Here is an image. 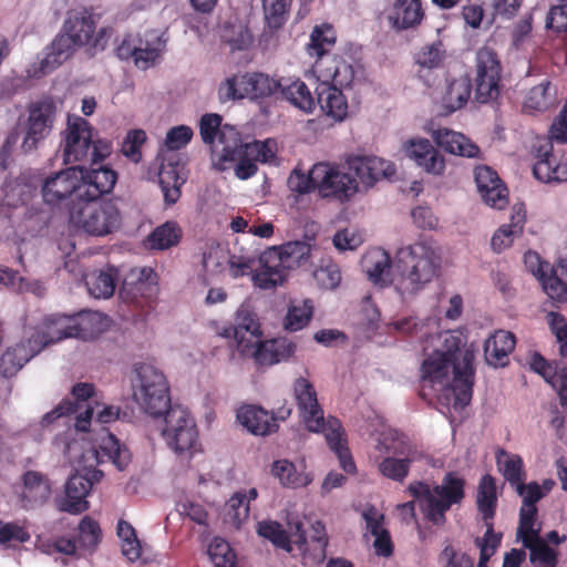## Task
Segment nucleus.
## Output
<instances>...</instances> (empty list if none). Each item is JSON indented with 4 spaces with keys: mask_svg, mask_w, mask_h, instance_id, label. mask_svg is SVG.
Masks as SVG:
<instances>
[{
    "mask_svg": "<svg viewBox=\"0 0 567 567\" xmlns=\"http://www.w3.org/2000/svg\"><path fill=\"white\" fill-rule=\"evenodd\" d=\"M347 163L349 169L368 187L382 178L392 177L396 172L392 163L377 156H351Z\"/></svg>",
    "mask_w": 567,
    "mask_h": 567,
    "instance_id": "obj_25",
    "label": "nucleus"
},
{
    "mask_svg": "<svg viewBox=\"0 0 567 567\" xmlns=\"http://www.w3.org/2000/svg\"><path fill=\"white\" fill-rule=\"evenodd\" d=\"M364 267L369 278L375 284H383L389 279L391 258L390 255L382 249H375L364 256Z\"/></svg>",
    "mask_w": 567,
    "mask_h": 567,
    "instance_id": "obj_46",
    "label": "nucleus"
},
{
    "mask_svg": "<svg viewBox=\"0 0 567 567\" xmlns=\"http://www.w3.org/2000/svg\"><path fill=\"white\" fill-rule=\"evenodd\" d=\"M249 512L250 508L245 492L235 493L226 503V517L237 528L248 519Z\"/></svg>",
    "mask_w": 567,
    "mask_h": 567,
    "instance_id": "obj_55",
    "label": "nucleus"
},
{
    "mask_svg": "<svg viewBox=\"0 0 567 567\" xmlns=\"http://www.w3.org/2000/svg\"><path fill=\"white\" fill-rule=\"evenodd\" d=\"M238 422L255 435H268L278 430L279 424L270 417V413L257 405H243L237 411Z\"/></svg>",
    "mask_w": 567,
    "mask_h": 567,
    "instance_id": "obj_36",
    "label": "nucleus"
},
{
    "mask_svg": "<svg viewBox=\"0 0 567 567\" xmlns=\"http://www.w3.org/2000/svg\"><path fill=\"white\" fill-rule=\"evenodd\" d=\"M81 165L66 167L47 176L41 185L43 202L48 205H59L66 199L72 202L81 198Z\"/></svg>",
    "mask_w": 567,
    "mask_h": 567,
    "instance_id": "obj_14",
    "label": "nucleus"
},
{
    "mask_svg": "<svg viewBox=\"0 0 567 567\" xmlns=\"http://www.w3.org/2000/svg\"><path fill=\"white\" fill-rule=\"evenodd\" d=\"M281 96L303 112L311 113L316 109V100L307 84L300 79H281Z\"/></svg>",
    "mask_w": 567,
    "mask_h": 567,
    "instance_id": "obj_38",
    "label": "nucleus"
},
{
    "mask_svg": "<svg viewBox=\"0 0 567 567\" xmlns=\"http://www.w3.org/2000/svg\"><path fill=\"white\" fill-rule=\"evenodd\" d=\"M93 127L83 117L76 116L68 121L64 136L63 162L73 164L89 161L92 146Z\"/></svg>",
    "mask_w": 567,
    "mask_h": 567,
    "instance_id": "obj_17",
    "label": "nucleus"
},
{
    "mask_svg": "<svg viewBox=\"0 0 567 567\" xmlns=\"http://www.w3.org/2000/svg\"><path fill=\"white\" fill-rule=\"evenodd\" d=\"M313 315V305L309 299L299 303H291L285 317V328L289 331H298L305 328Z\"/></svg>",
    "mask_w": 567,
    "mask_h": 567,
    "instance_id": "obj_51",
    "label": "nucleus"
},
{
    "mask_svg": "<svg viewBox=\"0 0 567 567\" xmlns=\"http://www.w3.org/2000/svg\"><path fill=\"white\" fill-rule=\"evenodd\" d=\"M221 38L231 51L248 50L254 42L251 32L241 23L225 27Z\"/></svg>",
    "mask_w": 567,
    "mask_h": 567,
    "instance_id": "obj_54",
    "label": "nucleus"
},
{
    "mask_svg": "<svg viewBox=\"0 0 567 567\" xmlns=\"http://www.w3.org/2000/svg\"><path fill=\"white\" fill-rule=\"evenodd\" d=\"M526 223V209L523 204L513 206L511 223L502 225L493 235L491 240L492 249L501 252L511 247L514 239L522 236Z\"/></svg>",
    "mask_w": 567,
    "mask_h": 567,
    "instance_id": "obj_35",
    "label": "nucleus"
},
{
    "mask_svg": "<svg viewBox=\"0 0 567 567\" xmlns=\"http://www.w3.org/2000/svg\"><path fill=\"white\" fill-rule=\"evenodd\" d=\"M183 231L176 221L167 220L157 226L145 239V246L153 250H165L177 246Z\"/></svg>",
    "mask_w": 567,
    "mask_h": 567,
    "instance_id": "obj_42",
    "label": "nucleus"
},
{
    "mask_svg": "<svg viewBox=\"0 0 567 567\" xmlns=\"http://www.w3.org/2000/svg\"><path fill=\"white\" fill-rule=\"evenodd\" d=\"M406 156L426 173L441 175L445 168V159L426 138H412L404 143Z\"/></svg>",
    "mask_w": 567,
    "mask_h": 567,
    "instance_id": "obj_28",
    "label": "nucleus"
},
{
    "mask_svg": "<svg viewBox=\"0 0 567 567\" xmlns=\"http://www.w3.org/2000/svg\"><path fill=\"white\" fill-rule=\"evenodd\" d=\"M54 115L52 102H38L29 107L27 134L21 145L24 153L35 150L38 143L49 135Z\"/></svg>",
    "mask_w": 567,
    "mask_h": 567,
    "instance_id": "obj_21",
    "label": "nucleus"
},
{
    "mask_svg": "<svg viewBox=\"0 0 567 567\" xmlns=\"http://www.w3.org/2000/svg\"><path fill=\"white\" fill-rule=\"evenodd\" d=\"M537 506L522 505L519 509V524L517 539L529 549V559L536 567H557L558 551L549 547L540 537V528H535L537 519Z\"/></svg>",
    "mask_w": 567,
    "mask_h": 567,
    "instance_id": "obj_11",
    "label": "nucleus"
},
{
    "mask_svg": "<svg viewBox=\"0 0 567 567\" xmlns=\"http://www.w3.org/2000/svg\"><path fill=\"white\" fill-rule=\"evenodd\" d=\"M546 320L551 333L555 336L559 344V354L567 359V320L564 315L550 311L546 316Z\"/></svg>",
    "mask_w": 567,
    "mask_h": 567,
    "instance_id": "obj_64",
    "label": "nucleus"
},
{
    "mask_svg": "<svg viewBox=\"0 0 567 567\" xmlns=\"http://www.w3.org/2000/svg\"><path fill=\"white\" fill-rule=\"evenodd\" d=\"M337 42L336 30L331 24L323 23L316 25L310 34V41L307 44V52L310 56L316 58L313 63V72L316 66L322 60L333 61V64L348 63L342 56L331 54Z\"/></svg>",
    "mask_w": 567,
    "mask_h": 567,
    "instance_id": "obj_27",
    "label": "nucleus"
},
{
    "mask_svg": "<svg viewBox=\"0 0 567 567\" xmlns=\"http://www.w3.org/2000/svg\"><path fill=\"white\" fill-rule=\"evenodd\" d=\"M475 100L487 103L499 94L502 64L497 52L491 47H482L475 58Z\"/></svg>",
    "mask_w": 567,
    "mask_h": 567,
    "instance_id": "obj_13",
    "label": "nucleus"
},
{
    "mask_svg": "<svg viewBox=\"0 0 567 567\" xmlns=\"http://www.w3.org/2000/svg\"><path fill=\"white\" fill-rule=\"evenodd\" d=\"M442 340L441 348L435 349L421 365L423 381L430 383H443L453 372V382L449 388L450 403L454 410H462L470 404L474 385V351L461 350L464 346L461 333L446 331L439 336Z\"/></svg>",
    "mask_w": 567,
    "mask_h": 567,
    "instance_id": "obj_1",
    "label": "nucleus"
},
{
    "mask_svg": "<svg viewBox=\"0 0 567 567\" xmlns=\"http://www.w3.org/2000/svg\"><path fill=\"white\" fill-rule=\"evenodd\" d=\"M267 27L278 30L287 22L292 0H261Z\"/></svg>",
    "mask_w": 567,
    "mask_h": 567,
    "instance_id": "obj_50",
    "label": "nucleus"
},
{
    "mask_svg": "<svg viewBox=\"0 0 567 567\" xmlns=\"http://www.w3.org/2000/svg\"><path fill=\"white\" fill-rule=\"evenodd\" d=\"M497 464L501 467L504 478L512 487L525 481L526 472L523 458L517 454H508L504 450L497 455Z\"/></svg>",
    "mask_w": 567,
    "mask_h": 567,
    "instance_id": "obj_48",
    "label": "nucleus"
},
{
    "mask_svg": "<svg viewBox=\"0 0 567 567\" xmlns=\"http://www.w3.org/2000/svg\"><path fill=\"white\" fill-rule=\"evenodd\" d=\"M516 338L513 332L497 330L484 344V357L488 365L498 368L508 363V355L514 351Z\"/></svg>",
    "mask_w": 567,
    "mask_h": 567,
    "instance_id": "obj_32",
    "label": "nucleus"
},
{
    "mask_svg": "<svg viewBox=\"0 0 567 567\" xmlns=\"http://www.w3.org/2000/svg\"><path fill=\"white\" fill-rule=\"evenodd\" d=\"M281 80H276L261 72L245 73L227 78L218 87V97L225 103L248 97L258 100L269 97L280 90Z\"/></svg>",
    "mask_w": 567,
    "mask_h": 567,
    "instance_id": "obj_10",
    "label": "nucleus"
},
{
    "mask_svg": "<svg viewBox=\"0 0 567 567\" xmlns=\"http://www.w3.org/2000/svg\"><path fill=\"white\" fill-rule=\"evenodd\" d=\"M471 93L472 81L468 76L463 75L451 80L443 96L444 107L449 112L462 109L467 103Z\"/></svg>",
    "mask_w": 567,
    "mask_h": 567,
    "instance_id": "obj_44",
    "label": "nucleus"
},
{
    "mask_svg": "<svg viewBox=\"0 0 567 567\" xmlns=\"http://www.w3.org/2000/svg\"><path fill=\"white\" fill-rule=\"evenodd\" d=\"M555 99L556 89L550 81L544 80L526 93L523 112L527 114L543 113L554 105Z\"/></svg>",
    "mask_w": 567,
    "mask_h": 567,
    "instance_id": "obj_40",
    "label": "nucleus"
},
{
    "mask_svg": "<svg viewBox=\"0 0 567 567\" xmlns=\"http://www.w3.org/2000/svg\"><path fill=\"white\" fill-rule=\"evenodd\" d=\"M21 501L24 508L43 505L51 495V483L47 475L38 471H27L22 476Z\"/></svg>",
    "mask_w": 567,
    "mask_h": 567,
    "instance_id": "obj_29",
    "label": "nucleus"
},
{
    "mask_svg": "<svg viewBox=\"0 0 567 567\" xmlns=\"http://www.w3.org/2000/svg\"><path fill=\"white\" fill-rule=\"evenodd\" d=\"M39 352L30 338L9 347L0 357V374L7 379L14 377Z\"/></svg>",
    "mask_w": 567,
    "mask_h": 567,
    "instance_id": "obj_34",
    "label": "nucleus"
},
{
    "mask_svg": "<svg viewBox=\"0 0 567 567\" xmlns=\"http://www.w3.org/2000/svg\"><path fill=\"white\" fill-rule=\"evenodd\" d=\"M70 223L92 237H105L122 226V213L111 199H82L69 207Z\"/></svg>",
    "mask_w": 567,
    "mask_h": 567,
    "instance_id": "obj_7",
    "label": "nucleus"
},
{
    "mask_svg": "<svg viewBox=\"0 0 567 567\" xmlns=\"http://www.w3.org/2000/svg\"><path fill=\"white\" fill-rule=\"evenodd\" d=\"M310 256V246L300 240L288 241L267 248L258 259L259 268L254 269L252 258L231 259L229 269L233 277L251 275L254 285L260 289H272L282 285L289 270L299 267Z\"/></svg>",
    "mask_w": 567,
    "mask_h": 567,
    "instance_id": "obj_2",
    "label": "nucleus"
},
{
    "mask_svg": "<svg viewBox=\"0 0 567 567\" xmlns=\"http://www.w3.org/2000/svg\"><path fill=\"white\" fill-rule=\"evenodd\" d=\"M136 375L134 398L147 414L159 417L174 406L166 378L158 369L143 363L136 368Z\"/></svg>",
    "mask_w": 567,
    "mask_h": 567,
    "instance_id": "obj_8",
    "label": "nucleus"
},
{
    "mask_svg": "<svg viewBox=\"0 0 567 567\" xmlns=\"http://www.w3.org/2000/svg\"><path fill=\"white\" fill-rule=\"evenodd\" d=\"M101 540V528L96 520L84 516L79 524L78 543L84 548H94Z\"/></svg>",
    "mask_w": 567,
    "mask_h": 567,
    "instance_id": "obj_63",
    "label": "nucleus"
},
{
    "mask_svg": "<svg viewBox=\"0 0 567 567\" xmlns=\"http://www.w3.org/2000/svg\"><path fill=\"white\" fill-rule=\"evenodd\" d=\"M475 183L482 199L491 207L503 209L508 203V190L497 173L488 166H477Z\"/></svg>",
    "mask_w": 567,
    "mask_h": 567,
    "instance_id": "obj_26",
    "label": "nucleus"
},
{
    "mask_svg": "<svg viewBox=\"0 0 567 567\" xmlns=\"http://www.w3.org/2000/svg\"><path fill=\"white\" fill-rule=\"evenodd\" d=\"M183 166L179 163H162L158 172V183L167 204H175L181 197V186L186 178L182 175Z\"/></svg>",
    "mask_w": 567,
    "mask_h": 567,
    "instance_id": "obj_39",
    "label": "nucleus"
},
{
    "mask_svg": "<svg viewBox=\"0 0 567 567\" xmlns=\"http://www.w3.org/2000/svg\"><path fill=\"white\" fill-rule=\"evenodd\" d=\"M219 334L234 338L239 352H247L248 347L258 342L262 337L259 319L248 307L241 306L235 315L234 324L224 328Z\"/></svg>",
    "mask_w": 567,
    "mask_h": 567,
    "instance_id": "obj_19",
    "label": "nucleus"
},
{
    "mask_svg": "<svg viewBox=\"0 0 567 567\" xmlns=\"http://www.w3.org/2000/svg\"><path fill=\"white\" fill-rule=\"evenodd\" d=\"M271 473L277 477L280 484L289 488H299L309 485L312 477L303 470H298L297 466L288 460L275 461L271 466Z\"/></svg>",
    "mask_w": 567,
    "mask_h": 567,
    "instance_id": "obj_43",
    "label": "nucleus"
},
{
    "mask_svg": "<svg viewBox=\"0 0 567 567\" xmlns=\"http://www.w3.org/2000/svg\"><path fill=\"white\" fill-rule=\"evenodd\" d=\"M238 147L241 150V153L254 159L256 163H268L275 157V153L272 150L274 143L270 140H266L264 142L254 141L251 143L241 144L239 140Z\"/></svg>",
    "mask_w": 567,
    "mask_h": 567,
    "instance_id": "obj_62",
    "label": "nucleus"
},
{
    "mask_svg": "<svg viewBox=\"0 0 567 567\" xmlns=\"http://www.w3.org/2000/svg\"><path fill=\"white\" fill-rule=\"evenodd\" d=\"M153 275L151 268L132 269L120 287L121 300L141 309L151 307L157 292L156 284L152 281Z\"/></svg>",
    "mask_w": 567,
    "mask_h": 567,
    "instance_id": "obj_16",
    "label": "nucleus"
},
{
    "mask_svg": "<svg viewBox=\"0 0 567 567\" xmlns=\"http://www.w3.org/2000/svg\"><path fill=\"white\" fill-rule=\"evenodd\" d=\"M446 58V50L441 40L423 45L415 54V63L422 69H437Z\"/></svg>",
    "mask_w": 567,
    "mask_h": 567,
    "instance_id": "obj_52",
    "label": "nucleus"
},
{
    "mask_svg": "<svg viewBox=\"0 0 567 567\" xmlns=\"http://www.w3.org/2000/svg\"><path fill=\"white\" fill-rule=\"evenodd\" d=\"M432 137L439 147L450 154L464 157H476L480 153L478 146L464 134L446 127L434 130L432 132Z\"/></svg>",
    "mask_w": 567,
    "mask_h": 567,
    "instance_id": "obj_33",
    "label": "nucleus"
},
{
    "mask_svg": "<svg viewBox=\"0 0 567 567\" xmlns=\"http://www.w3.org/2000/svg\"><path fill=\"white\" fill-rule=\"evenodd\" d=\"M257 533L262 538L271 542L276 547L290 553L292 550L291 540L282 526L275 520H262L258 523Z\"/></svg>",
    "mask_w": 567,
    "mask_h": 567,
    "instance_id": "obj_53",
    "label": "nucleus"
},
{
    "mask_svg": "<svg viewBox=\"0 0 567 567\" xmlns=\"http://www.w3.org/2000/svg\"><path fill=\"white\" fill-rule=\"evenodd\" d=\"M465 480L454 472H447L441 484L431 487L415 481L410 483L408 492L419 502L424 518L435 526L446 523V513L454 505H461L465 498Z\"/></svg>",
    "mask_w": 567,
    "mask_h": 567,
    "instance_id": "obj_5",
    "label": "nucleus"
},
{
    "mask_svg": "<svg viewBox=\"0 0 567 567\" xmlns=\"http://www.w3.org/2000/svg\"><path fill=\"white\" fill-rule=\"evenodd\" d=\"M91 318L72 317L66 315L53 313L47 316L31 337V342L41 351L44 347L59 342L66 338H78L82 340L92 339L95 332L91 328Z\"/></svg>",
    "mask_w": 567,
    "mask_h": 567,
    "instance_id": "obj_9",
    "label": "nucleus"
},
{
    "mask_svg": "<svg viewBox=\"0 0 567 567\" xmlns=\"http://www.w3.org/2000/svg\"><path fill=\"white\" fill-rule=\"evenodd\" d=\"M385 18L396 32L414 31L425 19L422 0H393L385 11Z\"/></svg>",
    "mask_w": 567,
    "mask_h": 567,
    "instance_id": "obj_23",
    "label": "nucleus"
},
{
    "mask_svg": "<svg viewBox=\"0 0 567 567\" xmlns=\"http://www.w3.org/2000/svg\"><path fill=\"white\" fill-rule=\"evenodd\" d=\"M534 176L543 183L567 181V157H558L550 146L549 150H539L538 159L533 166Z\"/></svg>",
    "mask_w": 567,
    "mask_h": 567,
    "instance_id": "obj_30",
    "label": "nucleus"
},
{
    "mask_svg": "<svg viewBox=\"0 0 567 567\" xmlns=\"http://www.w3.org/2000/svg\"><path fill=\"white\" fill-rule=\"evenodd\" d=\"M95 29L93 14L85 8L69 11L63 24V31L78 43V47L91 43Z\"/></svg>",
    "mask_w": 567,
    "mask_h": 567,
    "instance_id": "obj_31",
    "label": "nucleus"
},
{
    "mask_svg": "<svg viewBox=\"0 0 567 567\" xmlns=\"http://www.w3.org/2000/svg\"><path fill=\"white\" fill-rule=\"evenodd\" d=\"M81 198L83 199H101L103 195L110 194L116 182L117 172L110 166H99L85 168L81 166Z\"/></svg>",
    "mask_w": 567,
    "mask_h": 567,
    "instance_id": "obj_24",
    "label": "nucleus"
},
{
    "mask_svg": "<svg viewBox=\"0 0 567 567\" xmlns=\"http://www.w3.org/2000/svg\"><path fill=\"white\" fill-rule=\"evenodd\" d=\"M75 47H78V43L63 31L51 43L49 53L41 62V69L45 72L48 69L61 65L72 55Z\"/></svg>",
    "mask_w": 567,
    "mask_h": 567,
    "instance_id": "obj_45",
    "label": "nucleus"
},
{
    "mask_svg": "<svg viewBox=\"0 0 567 567\" xmlns=\"http://www.w3.org/2000/svg\"><path fill=\"white\" fill-rule=\"evenodd\" d=\"M146 138V133L142 128L128 131L122 143V154L131 162L140 163L142 159V146L145 144Z\"/></svg>",
    "mask_w": 567,
    "mask_h": 567,
    "instance_id": "obj_57",
    "label": "nucleus"
},
{
    "mask_svg": "<svg viewBox=\"0 0 567 567\" xmlns=\"http://www.w3.org/2000/svg\"><path fill=\"white\" fill-rule=\"evenodd\" d=\"M293 544L302 555L303 565H319L327 556L328 536L324 525L316 520L311 525L310 542L307 539L306 532L301 523H297L295 530L291 532Z\"/></svg>",
    "mask_w": 567,
    "mask_h": 567,
    "instance_id": "obj_20",
    "label": "nucleus"
},
{
    "mask_svg": "<svg viewBox=\"0 0 567 567\" xmlns=\"http://www.w3.org/2000/svg\"><path fill=\"white\" fill-rule=\"evenodd\" d=\"M208 556L215 567H235L236 555L230 545L221 539L214 538L208 546Z\"/></svg>",
    "mask_w": 567,
    "mask_h": 567,
    "instance_id": "obj_56",
    "label": "nucleus"
},
{
    "mask_svg": "<svg viewBox=\"0 0 567 567\" xmlns=\"http://www.w3.org/2000/svg\"><path fill=\"white\" fill-rule=\"evenodd\" d=\"M313 175L317 178L318 194L322 198H336L346 202L358 192L357 179L330 163H316Z\"/></svg>",
    "mask_w": 567,
    "mask_h": 567,
    "instance_id": "obj_15",
    "label": "nucleus"
},
{
    "mask_svg": "<svg viewBox=\"0 0 567 567\" xmlns=\"http://www.w3.org/2000/svg\"><path fill=\"white\" fill-rule=\"evenodd\" d=\"M476 504L484 525L488 528V534H491L492 528H494L493 519L496 514L497 494L495 478L489 474L483 475L480 481Z\"/></svg>",
    "mask_w": 567,
    "mask_h": 567,
    "instance_id": "obj_37",
    "label": "nucleus"
},
{
    "mask_svg": "<svg viewBox=\"0 0 567 567\" xmlns=\"http://www.w3.org/2000/svg\"><path fill=\"white\" fill-rule=\"evenodd\" d=\"M117 280V268L114 266H107L105 269H101L89 275L85 284L90 295L94 298L109 299L115 291Z\"/></svg>",
    "mask_w": 567,
    "mask_h": 567,
    "instance_id": "obj_41",
    "label": "nucleus"
},
{
    "mask_svg": "<svg viewBox=\"0 0 567 567\" xmlns=\"http://www.w3.org/2000/svg\"><path fill=\"white\" fill-rule=\"evenodd\" d=\"M503 535L495 533L492 528V533L488 534V528L483 537H476L474 543L480 548V559L477 567H488V561L494 556L498 547L501 546Z\"/></svg>",
    "mask_w": 567,
    "mask_h": 567,
    "instance_id": "obj_59",
    "label": "nucleus"
},
{
    "mask_svg": "<svg viewBox=\"0 0 567 567\" xmlns=\"http://www.w3.org/2000/svg\"><path fill=\"white\" fill-rule=\"evenodd\" d=\"M162 435L176 454L193 453L198 444V430L190 413L181 405H174L164 413Z\"/></svg>",
    "mask_w": 567,
    "mask_h": 567,
    "instance_id": "obj_12",
    "label": "nucleus"
},
{
    "mask_svg": "<svg viewBox=\"0 0 567 567\" xmlns=\"http://www.w3.org/2000/svg\"><path fill=\"white\" fill-rule=\"evenodd\" d=\"M287 185L292 193L298 195H307L317 190V178L313 175V167L308 174L303 173L300 168H295L288 177Z\"/></svg>",
    "mask_w": 567,
    "mask_h": 567,
    "instance_id": "obj_61",
    "label": "nucleus"
},
{
    "mask_svg": "<svg viewBox=\"0 0 567 567\" xmlns=\"http://www.w3.org/2000/svg\"><path fill=\"white\" fill-rule=\"evenodd\" d=\"M440 266V255L425 240L400 248L396 254L399 274L394 279L396 291L402 297L415 296L433 280Z\"/></svg>",
    "mask_w": 567,
    "mask_h": 567,
    "instance_id": "obj_4",
    "label": "nucleus"
},
{
    "mask_svg": "<svg viewBox=\"0 0 567 567\" xmlns=\"http://www.w3.org/2000/svg\"><path fill=\"white\" fill-rule=\"evenodd\" d=\"M223 162H235L237 161V165L235 167V174L240 179H248L257 173V163L241 153V150L238 147V142L235 141L234 146L225 145L221 151Z\"/></svg>",
    "mask_w": 567,
    "mask_h": 567,
    "instance_id": "obj_47",
    "label": "nucleus"
},
{
    "mask_svg": "<svg viewBox=\"0 0 567 567\" xmlns=\"http://www.w3.org/2000/svg\"><path fill=\"white\" fill-rule=\"evenodd\" d=\"M117 535L123 540L122 551L130 560L141 556V546L133 526L121 519L117 524Z\"/></svg>",
    "mask_w": 567,
    "mask_h": 567,
    "instance_id": "obj_58",
    "label": "nucleus"
},
{
    "mask_svg": "<svg viewBox=\"0 0 567 567\" xmlns=\"http://www.w3.org/2000/svg\"><path fill=\"white\" fill-rule=\"evenodd\" d=\"M102 456H106L120 471L125 470L131 463V453L128 449L121 444L120 440L109 433L102 440L100 445Z\"/></svg>",
    "mask_w": 567,
    "mask_h": 567,
    "instance_id": "obj_49",
    "label": "nucleus"
},
{
    "mask_svg": "<svg viewBox=\"0 0 567 567\" xmlns=\"http://www.w3.org/2000/svg\"><path fill=\"white\" fill-rule=\"evenodd\" d=\"M388 452L393 456L384 457L378 465L379 472L386 478L403 483L410 473V467L417 458L416 446L411 444L404 436L396 437Z\"/></svg>",
    "mask_w": 567,
    "mask_h": 567,
    "instance_id": "obj_18",
    "label": "nucleus"
},
{
    "mask_svg": "<svg viewBox=\"0 0 567 567\" xmlns=\"http://www.w3.org/2000/svg\"><path fill=\"white\" fill-rule=\"evenodd\" d=\"M293 395L300 416L307 429L315 433H323L330 450L337 455L340 466L347 473L355 471V463L348 446V439L342 423L334 416L324 419L323 410L319 405L317 391L306 378H298L293 382Z\"/></svg>",
    "mask_w": 567,
    "mask_h": 567,
    "instance_id": "obj_3",
    "label": "nucleus"
},
{
    "mask_svg": "<svg viewBox=\"0 0 567 567\" xmlns=\"http://www.w3.org/2000/svg\"><path fill=\"white\" fill-rule=\"evenodd\" d=\"M221 116L216 113H209L202 116L199 122V133L205 144H213L218 136L220 143H224L225 131L220 130Z\"/></svg>",
    "mask_w": 567,
    "mask_h": 567,
    "instance_id": "obj_60",
    "label": "nucleus"
},
{
    "mask_svg": "<svg viewBox=\"0 0 567 567\" xmlns=\"http://www.w3.org/2000/svg\"><path fill=\"white\" fill-rule=\"evenodd\" d=\"M319 81L316 87V105L322 113L334 121H343L348 115V102L342 89L349 87L354 80V69L351 63L333 64V61L322 60L316 66Z\"/></svg>",
    "mask_w": 567,
    "mask_h": 567,
    "instance_id": "obj_6",
    "label": "nucleus"
},
{
    "mask_svg": "<svg viewBox=\"0 0 567 567\" xmlns=\"http://www.w3.org/2000/svg\"><path fill=\"white\" fill-rule=\"evenodd\" d=\"M93 486V481L84 475L74 474L65 483L64 494L55 498L59 512L80 515L90 508L86 499Z\"/></svg>",
    "mask_w": 567,
    "mask_h": 567,
    "instance_id": "obj_22",
    "label": "nucleus"
}]
</instances>
